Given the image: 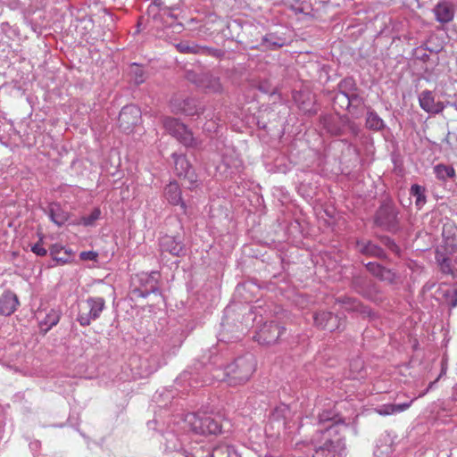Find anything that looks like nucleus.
Listing matches in <instances>:
<instances>
[{"mask_svg":"<svg viewBox=\"0 0 457 457\" xmlns=\"http://www.w3.org/2000/svg\"><path fill=\"white\" fill-rule=\"evenodd\" d=\"M141 120L140 109L133 104L124 106L119 115V127L125 133H130Z\"/></svg>","mask_w":457,"mask_h":457,"instance_id":"6","label":"nucleus"},{"mask_svg":"<svg viewBox=\"0 0 457 457\" xmlns=\"http://www.w3.org/2000/svg\"><path fill=\"white\" fill-rule=\"evenodd\" d=\"M163 195L171 205H180L184 212H187V205L182 199V192L176 181L170 182L163 190Z\"/></svg>","mask_w":457,"mask_h":457,"instance_id":"11","label":"nucleus"},{"mask_svg":"<svg viewBox=\"0 0 457 457\" xmlns=\"http://www.w3.org/2000/svg\"><path fill=\"white\" fill-rule=\"evenodd\" d=\"M50 255L54 261L63 265L71 262L73 252L61 244H54L50 247Z\"/></svg>","mask_w":457,"mask_h":457,"instance_id":"16","label":"nucleus"},{"mask_svg":"<svg viewBox=\"0 0 457 457\" xmlns=\"http://www.w3.org/2000/svg\"><path fill=\"white\" fill-rule=\"evenodd\" d=\"M336 302L337 303L341 304L343 309H345L347 312H357L363 315H368V316L370 315V311L367 307H364L360 303V301H358L355 298L344 296V297L337 298L336 300Z\"/></svg>","mask_w":457,"mask_h":457,"instance_id":"17","label":"nucleus"},{"mask_svg":"<svg viewBox=\"0 0 457 457\" xmlns=\"http://www.w3.org/2000/svg\"><path fill=\"white\" fill-rule=\"evenodd\" d=\"M176 48L182 54H204L206 48L199 46L195 44H190L187 41L179 42L176 45Z\"/></svg>","mask_w":457,"mask_h":457,"instance_id":"25","label":"nucleus"},{"mask_svg":"<svg viewBox=\"0 0 457 457\" xmlns=\"http://www.w3.org/2000/svg\"><path fill=\"white\" fill-rule=\"evenodd\" d=\"M314 325L320 329L335 331L340 327V319L331 312L319 311L313 314Z\"/></svg>","mask_w":457,"mask_h":457,"instance_id":"8","label":"nucleus"},{"mask_svg":"<svg viewBox=\"0 0 457 457\" xmlns=\"http://www.w3.org/2000/svg\"><path fill=\"white\" fill-rule=\"evenodd\" d=\"M352 129H353V131L355 134L357 133V129H356V128H354L353 126L352 127Z\"/></svg>","mask_w":457,"mask_h":457,"instance_id":"42","label":"nucleus"},{"mask_svg":"<svg viewBox=\"0 0 457 457\" xmlns=\"http://www.w3.org/2000/svg\"><path fill=\"white\" fill-rule=\"evenodd\" d=\"M411 195L416 198V205L421 206L426 203L425 187L414 184L411 187Z\"/></svg>","mask_w":457,"mask_h":457,"instance_id":"28","label":"nucleus"},{"mask_svg":"<svg viewBox=\"0 0 457 457\" xmlns=\"http://www.w3.org/2000/svg\"><path fill=\"white\" fill-rule=\"evenodd\" d=\"M420 106L428 113L437 114L445 109V104L441 101H436L432 91L424 90L419 96Z\"/></svg>","mask_w":457,"mask_h":457,"instance_id":"9","label":"nucleus"},{"mask_svg":"<svg viewBox=\"0 0 457 457\" xmlns=\"http://www.w3.org/2000/svg\"><path fill=\"white\" fill-rule=\"evenodd\" d=\"M61 319V312L55 309H51L44 319L39 321V328L45 334L47 333L53 327L58 324Z\"/></svg>","mask_w":457,"mask_h":457,"instance_id":"20","label":"nucleus"},{"mask_svg":"<svg viewBox=\"0 0 457 457\" xmlns=\"http://www.w3.org/2000/svg\"><path fill=\"white\" fill-rule=\"evenodd\" d=\"M285 332V328L270 321L266 322L257 332L255 338L261 345H270L278 343L280 336Z\"/></svg>","mask_w":457,"mask_h":457,"instance_id":"7","label":"nucleus"},{"mask_svg":"<svg viewBox=\"0 0 457 457\" xmlns=\"http://www.w3.org/2000/svg\"><path fill=\"white\" fill-rule=\"evenodd\" d=\"M51 219L56 225H58L60 227L67 221L68 215L63 212H55V211L52 210L51 211Z\"/></svg>","mask_w":457,"mask_h":457,"instance_id":"31","label":"nucleus"},{"mask_svg":"<svg viewBox=\"0 0 457 457\" xmlns=\"http://www.w3.org/2000/svg\"><path fill=\"white\" fill-rule=\"evenodd\" d=\"M19 304L18 296L14 293L4 292L0 296V314L10 316L16 311Z\"/></svg>","mask_w":457,"mask_h":457,"instance_id":"13","label":"nucleus"},{"mask_svg":"<svg viewBox=\"0 0 457 457\" xmlns=\"http://www.w3.org/2000/svg\"><path fill=\"white\" fill-rule=\"evenodd\" d=\"M434 172L436 178L443 181L455 177V170L450 165L437 164L434 167Z\"/></svg>","mask_w":457,"mask_h":457,"instance_id":"24","label":"nucleus"},{"mask_svg":"<svg viewBox=\"0 0 457 457\" xmlns=\"http://www.w3.org/2000/svg\"><path fill=\"white\" fill-rule=\"evenodd\" d=\"M101 211L98 208H96L92 211V212L88 216L82 217L80 219L79 223L84 226H92L100 218Z\"/></svg>","mask_w":457,"mask_h":457,"instance_id":"29","label":"nucleus"},{"mask_svg":"<svg viewBox=\"0 0 457 457\" xmlns=\"http://www.w3.org/2000/svg\"><path fill=\"white\" fill-rule=\"evenodd\" d=\"M31 251L38 255V256H45L47 253L46 249L43 246L41 241L37 242L31 247Z\"/></svg>","mask_w":457,"mask_h":457,"instance_id":"36","label":"nucleus"},{"mask_svg":"<svg viewBox=\"0 0 457 457\" xmlns=\"http://www.w3.org/2000/svg\"><path fill=\"white\" fill-rule=\"evenodd\" d=\"M264 457H275V456H273L271 454H265Z\"/></svg>","mask_w":457,"mask_h":457,"instance_id":"43","label":"nucleus"},{"mask_svg":"<svg viewBox=\"0 0 457 457\" xmlns=\"http://www.w3.org/2000/svg\"><path fill=\"white\" fill-rule=\"evenodd\" d=\"M355 284H357V282H355ZM355 287L356 291L369 300L375 303L382 302L383 297L380 290L378 286L371 281H369L365 287H361L359 285H356Z\"/></svg>","mask_w":457,"mask_h":457,"instance_id":"18","label":"nucleus"},{"mask_svg":"<svg viewBox=\"0 0 457 457\" xmlns=\"http://www.w3.org/2000/svg\"><path fill=\"white\" fill-rule=\"evenodd\" d=\"M444 249H436L435 259L439 266L440 270L447 275H451L453 278H457V270L452 265L450 256L447 253L443 251Z\"/></svg>","mask_w":457,"mask_h":457,"instance_id":"14","label":"nucleus"},{"mask_svg":"<svg viewBox=\"0 0 457 457\" xmlns=\"http://www.w3.org/2000/svg\"><path fill=\"white\" fill-rule=\"evenodd\" d=\"M102 297H90L83 303L78 316V321L83 327L88 326L91 320L97 319L104 308Z\"/></svg>","mask_w":457,"mask_h":457,"instance_id":"5","label":"nucleus"},{"mask_svg":"<svg viewBox=\"0 0 457 457\" xmlns=\"http://www.w3.org/2000/svg\"><path fill=\"white\" fill-rule=\"evenodd\" d=\"M453 256H455V262H457V253H455Z\"/></svg>","mask_w":457,"mask_h":457,"instance_id":"44","label":"nucleus"},{"mask_svg":"<svg viewBox=\"0 0 457 457\" xmlns=\"http://www.w3.org/2000/svg\"><path fill=\"white\" fill-rule=\"evenodd\" d=\"M160 250L162 253L166 252L173 256H180L184 254L185 245L180 238L166 235L160 240Z\"/></svg>","mask_w":457,"mask_h":457,"instance_id":"10","label":"nucleus"},{"mask_svg":"<svg viewBox=\"0 0 457 457\" xmlns=\"http://www.w3.org/2000/svg\"><path fill=\"white\" fill-rule=\"evenodd\" d=\"M272 36L270 35L269 37H265V41L270 45L274 46V48H279L284 46V40L278 39V41H273L271 39Z\"/></svg>","mask_w":457,"mask_h":457,"instance_id":"37","label":"nucleus"},{"mask_svg":"<svg viewBox=\"0 0 457 457\" xmlns=\"http://www.w3.org/2000/svg\"><path fill=\"white\" fill-rule=\"evenodd\" d=\"M98 253L95 251H84L81 252L79 254V258L82 261H94L96 262L97 260Z\"/></svg>","mask_w":457,"mask_h":457,"instance_id":"33","label":"nucleus"},{"mask_svg":"<svg viewBox=\"0 0 457 457\" xmlns=\"http://www.w3.org/2000/svg\"><path fill=\"white\" fill-rule=\"evenodd\" d=\"M200 86L212 93H219L222 90V86L220 82V79L211 74L203 75L200 80Z\"/></svg>","mask_w":457,"mask_h":457,"instance_id":"21","label":"nucleus"},{"mask_svg":"<svg viewBox=\"0 0 457 457\" xmlns=\"http://www.w3.org/2000/svg\"><path fill=\"white\" fill-rule=\"evenodd\" d=\"M136 79H135V81L137 84H141L144 82V78H143V72L142 71L139 69V67L137 65H136Z\"/></svg>","mask_w":457,"mask_h":457,"instance_id":"39","label":"nucleus"},{"mask_svg":"<svg viewBox=\"0 0 457 457\" xmlns=\"http://www.w3.org/2000/svg\"><path fill=\"white\" fill-rule=\"evenodd\" d=\"M175 170L179 176H187L191 168L189 162L185 155L173 154Z\"/></svg>","mask_w":457,"mask_h":457,"instance_id":"23","label":"nucleus"},{"mask_svg":"<svg viewBox=\"0 0 457 457\" xmlns=\"http://www.w3.org/2000/svg\"><path fill=\"white\" fill-rule=\"evenodd\" d=\"M385 245H387V247L393 251L394 253H399V247L397 245L392 241L390 238H386L384 241Z\"/></svg>","mask_w":457,"mask_h":457,"instance_id":"38","label":"nucleus"},{"mask_svg":"<svg viewBox=\"0 0 457 457\" xmlns=\"http://www.w3.org/2000/svg\"><path fill=\"white\" fill-rule=\"evenodd\" d=\"M366 127L369 129L378 131L385 127V123L375 112H369L366 118Z\"/></svg>","mask_w":457,"mask_h":457,"instance_id":"26","label":"nucleus"},{"mask_svg":"<svg viewBox=\"0 0 457 457\" xmlns=\"http://www.w3.org/2000/svg\"><path fill=\"white\" fill-rule=\"evenodd\" d=\"M342 443L341 439L337 440L336 442H333L331 440H328L323 446L320 447L321 450L326 451H335L337 447H338Z\"/></svg>","mask_w":457,"mask_h":457,"instance_id":"34","label":"nucleus"},{"mask_svg":"<svg viewBox=\"0 0 457 457\" xmlns=\"http://www.w3.org/2000/svg\"><path fill=\"white\" fill-rule=\"evenodd\" d=\"M165 129L187 147H197L200 142L193 136L188 128L175 118L168 117L163 120Z\"/></svg>","mask_w":457,"mask_h":457,"instance_id":"4","label":"nucleus"},{"mask_svg":"<svg viewBox=\"0 0 457 457\" xmlns=\"http://www.w3.org/2000/svg\"><path fill=\"white\" fill-rule=\"evenodd\" d=\"M319 419L320 422H325L328 420H333L334 418L330 416V413L328 411H323L319 415Z\"/></svg>","mask_w":457,"mask_h":457,"instance_id":"40","label":"nucleus"},{"mask_svg":"<svg viewBox=\"0 0 457 457\" xmlns=\"http://www.w3.org/2000/svg\"><path fill=\"white\" fill-rule=\"evenodd\" d=\"M256 369V361L252 355L236 359L225 369V381L229 386H239L246 383Z\"/></svg>","mask_w":457,"mask_h":457,"instance_id":"1","label":"nucleus"},{"mask_svg":"<svg viewBox=\"0 0 457 457\" xmlns=\"http://www.w3.org/2000/svg\"><path fill=\"white\" fill-rule=\"evenodd\" d=\"M366 268L374 277L381 281L393 283L395 279V274L391 270L383 267L378 262H368Z\"/></svg>","mask_w":457,"mask_h":457,"instance_id":"15","label":"nucleus"},{"mask_svg":"<svg viewBox=\"0 0 457 457\" xmlns=\"http://www.w3.org/2000/svg\"><path fill=\"white\" fill-rule=\"evenodd\" d=\"M415 399L416 398L412 399L409 403H401V404H392V407L394 409V414L408 410L411 406V404Z\"/></svg>","mask_w":457,"mask_h":457,"instance_id":"35","label":"nucleus"},{"mask_svg":"<svg viewBox=\"0 0 457 457\" xmlns=\"http://www.w3.org/2000/svg\"><path fill=\"white\" fill-rule=\"evenodd\" d=\"M436 20L442 23H449L453 20L454 8L453 5L447 1L439 2L433 9Z\"/></svg>","mask_w":457,"mask_h":457,"instance_id":"12","label":"nucleus"},{"mask_svg":"<svg viewBox=\"0 0 457 457\" xmlns=\"http://www.w3.org/2000/svg\"><path fill=\"white\" fill-rule=\"evenodd\" d=\"M437 249H444V252L453 256L457 253V234H453L452 237H445L444 244L438 246Z\"/></svg>","mask_w":457,"mask_h":457,"instance_id":"27","label":"nucleus"},{"mask_svg":"<svg viewBox=\"0 0 457 457\" xmlns=\"http://www.w3.org/2000/svg\"><path fill=\"white\" fill-rule=\"evenodd\" d=\"M187 427L195 434L207 436L221 433V423L207 414L188 413L185 417Z\"/></svg>","mask_w":457,"mask_h":457,"instance_id":"2","label":"nucleus"},{"mask_svg":"<svg viewBox=\"0 0 457 457\" xmlns=\"http://www.w3.org/2000/svg\"><path fill=\"white\" fill-rule=\"evenodd\" d=\"M356 246L358 251L364 255L378 258L386 257L383 249L370 241H357Z\"/></svg>","mask_w":457,"mask_h":457,"instance_id":"19","label":"nucleus"},{"mask_svg":"<svg viewBox=\"0 0 457 457\" xmlns=\"http://www.w3.org/2000/svg\"><path fill=\"white\" fill-rule=\"evenodd\" d=\"M211 457H241L236 448L228 445H219L213 448Z\"/></svg>","mask_w":457,"mask_h":457,"instance_id":"22","label":"nucleus"},{"mask_svg":"<svg viewBox=\"0 0 457 457\" xmlns=\"http://www.w3.org/2000/svg\"><path fill=\"white\" fill-rule=\"evenodd\" d=\"M438 379H439V378H437L435 381H433V382L429 383L428 387L427 388V390H426L425 392L421 393V394L419 395V397L424 396V395L428 393V391L429 389H431V388H432V386H434V385L438 381Z\"/></svg>","mask_w":457,"mask_h":457,"instance_id":"41","label":"nucleus"},{"mask_svg":"<svg viewBox=\"0 0 457 457\" xmlns=\"http://www.w3.org/2000/svg\"><path fill=\"white\" fill-rule=\"evenodd\" d=\"M181 111L182 112L189 116H193L198 113V109L195 104V101L190 99L184 101Z\"/></svg>","mask_w":457,"mask_h":457,"instance_id":"30","label":"nucleus"},{"mask_svg":"<svg viewBox=\"0 0 457 457\" xmlns=\"http://www.w3.org/2000/svg\"><path fill=\"white\" fill-rule=\"evenodd\" d=\"M160 274L156 271L151 273L141 272L132 277L131 294L134 297H146L158 290Z\"/></svg>","mask_w":457,"mask_h":457,"instance_id":"3","label":"nucleus"},{"mask_svg":"<svg viewBox=\"0 0 457 457\" xmlns=\"http://www.w3.org/2000/svg\"><path fill=\"white\" fill-rule=\"evenodd\" d=\"M375 411L380 416H388L394 414L392 404H384L377 408Z\"/></svg>","mask_w":457,"mask_h":457,"instance_id":"32","label":"nucleus"}]
</instances>
